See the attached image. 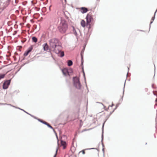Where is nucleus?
Returning a JSON list of instances; mask_svg holds the SVG:
<instances>
[{"label": "nucleus", "mask_w": 157, "mask_h": 157, "mask_svg": "<svg viewBox=\"0 0 157 157\" xmlns=\"http://www.w3.org/2000/svg\"><path fill=\"white\" fill-rule=\"evenodd\" d=\"M67 25L66 20L63 18H61V22L58 27L60 32L62 33H64L67 29Z\"/></svg>", "instance_id": "1"}, {"label": "nucleus", "mask_w": 157, "mask_h": 157, "mask_svg": "<svg viewBox=\"0 0 157 157\" xmlns=\"http://www.w3.org/2000/svg\"><path fill=\"white\" fill-rule=\"evenodd\" d=\"M49 44L50 49L54 48L56 46L61 44L59 40L56 38H53L50 40H49Z\"/></svg>", "instance_id": "2"}, {"label": "nucleus", "mask_w": 157, "mask_h": 157, "mask_svg": "<svg viewBox=\"0 0 157 157\" xmlns=\"http://www.w3.org/2000/svg\"><path fill=\"white\" fill-rule=\"evenodd\" d=\"M74 84L75 87L78 89H80L81 85L79 82V79L77 77H74L73 78Z\"/></svg>", "instance_id": "3"}, {"label": "nucleus", "mask_w": 157, "mask_h": 157, "mask_svg": "<svg viewBox=\"0 0 157 157\" xmlns=\"http://www.w3.org/2000/svg\"><path fill=\"white\" fill-rule=\"evenodd\" d=\"M86 19V25H90V22L93 21V18L91 14L88 13L87 14Z\"/></svg>", "instance_id": "4"}, {"label": "nucleus", "mask_w": 157, "mask_h": 157, "mask_svg": "<svg viewBox=\"0 0 157 157\" xmlns=\"http://www.w3.org/2000/svg\"><path fill=\"white\" fill-rule=\"evenodd\" d=\"M50 50H51V51L54 52L56 53H59L60 52V51H61V47L60 45L56 46L54 48H52L50 49Z\"/></svg>", "instance_id": "5"}, {"label": "nucleus", "mask_w": 157, "mask_h": 157, "mask_svg": "<svg viewBox=\"0 0 157 157\" xmlns=\"http://www.w3.org/2000/svg\"><path fill=\"white\" fill-rule=\"evenodd\" d=\"M10 80H7L6 82H5L3 86V88L4 89H6L8 88V86L10 84Z\"/></svg>", "instance_id": "6"}, {"label": "nucleus", "mask_w": 157, "mask_h": 157, "mask_svg": "<svg viewBox=\"0 0 157 157\" xmlns=\"http://www.w3.org/2000/svg\"><path fill=\"white\" fill-rule=\"evenodd\" d=\"M43 46L44 50V51H47L49 50L50 51H51V50H50V48H49V46L47 43L44 44L43 45Z\"/></svg>", "instance_id": "7"}, {"label": "nucleus", "mask_w": 157, "mask_h": 157, "mask_svg": "<svg viewBox=\"0 0 157 157\" xmlns=\"http://www.w3.org/2000/svg\"><path fill=\"white\" fill-rule=\"evenodd\" d=\"M79 9L80 12L83 13H86L88 11V9L85 7H82Z\"/></svg>", "instance_id": "8"}, {"label": "nucleus", "mask_w": 157, "mask_h": 157, "mask_svg": "<svg viewBox=\"0 0 157 157\" xmlns=\"http://www.w3.org/2000/svg\"><path fill=\"white\" fill-rule=\"evenodd\" d=\"M63 74L65 75H69V74L67 68H64L62 70Z\"/></svg>", "instance_id": "9"}, {"label": "nucleus", "mask_w": 157, "mask_h": 157, "mask_svg": "<svg viewBox=\"0 0 157 157\" xmlns=\"http://www.w3.org/2000/svg\"><path fill=\"white\" fill-rule=\"evenodd\" d=\"M32 49H33V48L31 47L30 48H29L28 49V50L26 52H25L24 53V56H27L29 53L31 52V51H32Z\"/></svg>", "instance_id": "10"}, {"label": "nucleus", "mask_w": 157, "mask_h": 157, "mask_svg": "<svg viewBox=\"0 0 157 157\" xmlns=\"http://www.w3.org/2000/svg\"><path fill=\"white\" fill-rule=\"evenodd\" d=\"M61 146H63V149H65L66 147V143L65 141L63 140L61 141Z\"/></svg>", "instance_id": "11"}, {"label": "nucleus", "mask_w": 157, "mask_h": 157, "mask_svg": "<svg viewBox=\"0 0 157 157\" xmlns=\"http://www.w3.org/2000/svg\"><path fill=\"white\" fill-rule=\"evenodd\" d=\"M81 25L83 27H85L86 26V23L84 20H82L81 21Z\"/></svg>", "instance_id": "12"}, {"label": "nucleus", "mask_w": 157, "mask_h": 157, "mask_svg": "<svg viewBox=\"0 0 157 157\" xmlns=\"http://www.w3.org/2000/svg\"><path fill=\"white\" fill-rule=\"evenodd\" d=\"M18 0H13L12 3L14 5H16V4L18 2Z\"/></svg>", "instance_id": "13"}, {"label": "nucleus", "mask_w": 157, "mask_h": 157, "mask_svg": "<svg viewBox=\"0 0 157 157\" xmlns=\"http://www.w3.org/2000/svg\"><path fill=\"white\" fill-rule=\"evenodd\" d=\"M59 54V55L60 56L62 57L64 56V53L63 52H62L61 51H60V52L59 53H58Z\"/></svg>", "instance_id": "14"}, {"label": "nucleus", "mask_w": 157, "mask_h": 157, "mask_svg": "<svg viewBox=\"0 0 157 157\" xmlns=\"http://www.w3.org/2000/svg\"><path fill=\"white\" fill-rule=\"evenodd\" d=\"M32 39L33 41L35 43H36L37 41V39L35 37H33Z\"/></svg>", "instance_id": "15"}, {"label": "nucleus", "mask_w": 157, "mask_h": 157, "mask_svg": "<svg viewBox=\"0 0 157 157\" xmlns=\"http://www.w3.org/2000/svg\"><path fill=\"white\" fill-rule=\"evenodd\" d=\"M73 63L72 62L71 60H69L68 62V65L69 66H70L72 65Z\"/></svg>", "instance_id": "16"}, {"label": "nucleus", "mask_w": 157, "mask_h": 157, "mask_svg": "<svg viewBox=\"0 0 157 157\" xmlns=\"http://www.w3.org/2000/svg\"><path fill=\"white\" fill-rule=\"evenodd\" d=\"M73 32L75 34V35L76 36H77V33L76 32V30L75 29V28L73 27Z\"/></svg>", "instance_id": "17"}, {"label": "nucleus", "mask_w": 157, "mask_h": 157, "mask_svg": "<svg viewBox=\"0 0 157 157\" xmlns=\"http://www.w3.org/2000/svg\"><path fill=\"white\" fill-rule=\"evenodd\" d=\"M39 121L41 122L44 124H46L47 125V124H48V123H47V122L45 121H43L41 120H40V119H39Z\"/></svg>", "instance_id": "18"}, {"label": "nucleus", "mask_w": 157, "mask_h": 157, "mask_svg": "<svg viewBox=\"0 0 157 157\" xmlns=\"http://www.w3.org/2000/svg\"><path fill=\"white\" fill-rule=\"evenodd\" d=\"M5 74H2L0 75V79L4 78L5 76Z\"/></svg>", "instance_id": "19"}, {"label": "nucleus", "mask_w": 157, "mask_h": 157, "mask_svg": "<svg viewBox=\"0 0 157 157\" xmlns=\"http://www.w3.org/2000/svg\"><path fill=\"white\" fill-rule=\"evenodd\" d=\"M47 125L49 127H50V128L52 129L53 128L48 123L47 124Z\"/></svg>", "instance_id": "20"}, {"label": "nucleus", "mask_w": 157, "mask_h": 157, "mask_svg": "<svg viewBox=\"0 0 157 157\" xmlns=\"http://www.w3.org/2000/svg\"><path fill=\"white\" fill-rule=\"evenodd\" d=\"M82 152L83 154H85V151L84 150H82L80 152Z\"/></svg>", "instance_id": "21"}, {"label": "nucleus", "mask_w": 157, "mask_h": 157, "mask_svg": "<svg viewBox=\"0 0 157 157\" xmlns=\"http://www.w3.org/2000/svg\"><path fill=\"white\" fill-rule=\"evenodd\" d=\"M57 151H58V149H57L56 150V154L55 155L54 157H56V155L57 154Z\"/></svg>", "instance_id": "22"}, {"label": "nucleus", "mask_w": 157, "mask_h": 157, "mask_svg": "<svg viewBox=\"0 0 157 157\" xmlns=\"http://www.w3.org/2000/svg\"><path fill=\"white\" fill-rule=\"evenodd\" d=\"M57 151H58V149H57L56 150V154L55 155L54 157H56V155L57 154Z\"/></svg>", "instance_id": "23"}, {"label": "nucleus", "mask_w": 157, "mask_h": 157, "mask_svg": "<svg viewBox=\"0 0 157 157\" xmlns=\"http://www.w3.org/2000/svg\"><path fill=\"white\" fill-rule=\"evenodd\" d=\"M155 102H156V104H155V107H156V106H157V99H156V100H155Z\"/></svg>", "instance_id": "24"}, {"label": "nucleus", "mask_w": 157, "mask_h": 157, "mask_svg": "<svg viewBox=\"0 0 157 157\" xmlns=\"http://www.w3.org/2000/svg\"><path fill=\"white\" fill-rule=\"evenodd\" d=\"M114 111V110H113L112 111H110L109 112V114H110L113 112Z\"/></svg>", "instance_id": "25"}, {"label": "nucleus", "mask_w": 157, "mask_h": 157, "mask_svg": "<svg viewBox=\"0 0 157 157\" xmlns=\"http://www.w3.org/2000/svg\"><path fill=\"white\" fill-rule=\"evenodd\" d=\"M112 107V106H109L108 108V110H109V109L111 108V107Z\"/></svg>", "instance_id": "26"}, {"label": "nucleus", "mask_w": 157, "mask_h": 157, "mask_svg": "<svg viewBox=\"0 0 157 157\" xmlns=\"http://www.w3.org/2000/svg\"><path fill=\"white\" fill-rule=\"evenodd\" d=\"M155 18V17H152V19L153 20H154V19Z\"/></svg>", "instance_id": "27"}, {"label": "nucleus", "mask_w": 157, "mask_h": 157, "mask_svg": "<svg viewBox=\"0 0 157 157\" xmlns=\"http://www.w3.org/2000/svg\"><path fill=\"white\" fill-rule=\"evenodd\" d=\"M157 11V10H156V11L155 12V13Z\"/></svg>", "instance_id": "28"}]
</instances>
